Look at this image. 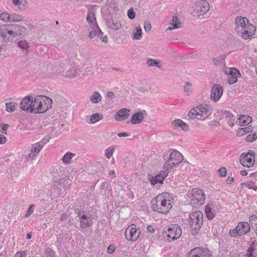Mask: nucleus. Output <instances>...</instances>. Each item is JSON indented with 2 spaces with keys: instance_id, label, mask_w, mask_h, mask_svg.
Wrapping results in <instances>:
<instances>
[{
  "instance_id": "nucleus-1",
  "label": "nucleus",
  "mask_w": 257,
  "mask_h": 257,
  "mask_svg": "<svg viewBox=\"0 0 257 257\" xmlns=\"http://www.w3.org/2000/svg\"><path fill=\"white\" fill-rule=\"evenodd\" d=\"M26 28L16 24H7L0 26V36L5 42H16L25 35Z\"/></svg>"
},
{
  "instance_id": "nucleus-2",
  "label": "nucleus",
  "mask_w": 257,
  "mask_h": 257,
  "mask_svg": "<svg viewBox=\"0 0 257 257\" xmlns=\"http://www.w3.org/2000/svg\"><path fill=\"white\" fill-rule=\"evenodd\" d=\"M235 31L243 39H247L254 35L255 27L249 23L245 17L238 16L235 20Z\"/></svg>"
},
{
  "instance_id": "nucleus-3",
  "label": "nucleus",
  "mask_w": 257,
  "mask_h": 257,
  "mask_svg": "<svg viewBox=\"0 0 257 257\" xmlns=\"http://www.w3.org/2000/svg\"><path fill=\"white\" fill-rule=\"evenodd\" d=\"M167 193L159 194L151 200V208L153 210L159 213L167 214L172 207L173 198L167 199Z\"/></svg>"
},
{
  "instance_id": "nucleus-4",
  "label": "nucleus",
  "mask_w": 257,
  "mask_h": 257,
  "mask_svg": "<svg viewBox=\"0 0 257 257\" xmlns=\"http://www.w3.org/2000/svg\"><path fill=\"white\" fill-rule=\"evenodd\" d=\"M52 100L49 97L44 95L37 96L33 98L32 109L31 113H43L52 106Z\"/></svg>"
},
{
  "instance_id": "nucleus-5",
  "label": "nucleus",
  "mask_w": 257,
  "mask_h": 257,
  "mask_svg": "<svg viewBox=\"0 0 257 257\" xmlns=\"http://www.w3.org/2000/svg\"><path fill=\"white\" fill-rule=\"evenodd\" d=\"M203 215L199 211L193 212L189 215V224L190 225L192 234H195L199 231L203 223Z\"/></svg>"
},
{
  "instance_id": "nucleus-6",
  "label": "nucleus",
  "mask_w": 257,
  "mask_h": 257,
  "mask_svg": "<svg viewBox=\"0 0 257 257\" xmlns=\"http://www.w3.org/2000/svg\"><path fill=\"white\" fill-rule=\"evenodd\" d=\"M208 2L205 0L198 1L195 2L193 7L191 15L195 17L203 16L209 10Z\"/></svg>"
},
{
  "instance_id": "nucleus-7",
  "label": "nucleus",
  "mask_w": 257,
  "mask_h": 257,
  "mask_svg": "<svg viewBox=\"0 0 257 257\" xmlns=\"http://www.w3.org/2000/svg\"><path fill=\"white\" fill-rule=\"evenodd\" d=\"M188 196L191 199L190 204L194 206L202 205L204 203L205 195L201 189H193Z\"/></svg>"
},
{
  "instance_id": "nucleus-8",
  "label": "nucleus",
  "mask_w": 257,
  "mask_h": 257,
  "mask_svg": "<svg viewBox=\"0 0 257 257\" xmlns=\"http://www.w3.org/2000/svg\"><path fill=\"white\" fill-rule=\"evenodd\" d=\"M45 144V142H39L32 145L31 150L25 151L22 157L28 161H32L35 159L37 155L39 153L40 151Z\"/></svg>"
},
{
  "instance_id": "nucleus-9",
  "label": "nucleus",
  "mask_w": 257,
  "mask_h": 257,
  "mask_svg": "<svg viewBox=\"0 0 257 257\" xmlns=\"http://www.w3.org/2000/svg\"><path fill=\"white\" fill-rule=\"evenodd\" d=\"M75 212L79 218L80 226L81 228L90 227L92 224V218L89 213L79 209H75Z\"/></svg>"
},
{
  "instance_id": "nucleus-10",
  "label": "nucleus",
  "mask_w": 257,
  "mask_h": 257,
  "mask_svg": "<svg viewBox=\"0 0 257 257\" xmlns=\"http://www.w3.org/2000/svg\"><path fill=\"white\" fill-rule=\"evenodd\" d=\"M182 233L181 228L177 225H172L167 230H164L163 235L164 237L173 240L179 238Z\"/></svg>"
},
{
  "instance_id": "nucleus-11",
  "label": "nucleus",
  "mask_w": 257,
  "mask_h": 257,
  "mask_svg": "<svg viewBox=\"0 0 257 257\" xmlns=\"http://www.w3.org/2000/svg\"><path fill=\"white\" fill-rule=\"evenodd\" d=\"M250 230V226L247 222H239L235 229L230 230L229 233L231 236L242 235Z\"/></svg>"
},
{
  "instance_id": "nucleus-12",
  "label": "nucleus",
  "mask_w": 257,
  "mask_h": 257,
  "mask_svg": "<svg viewBox=\"0 0 257 257\" xmlns=\"http://www.w3.org/2000/svg\"><path fill=\"white\" fill-rule=\"evenodd\" d=\"M240 164L246 167L250 168L254 163V153L252 151H249L247 154H242L240 157Z\"/></svg>"
},
{
  "instance_id": "nucleus-13",
  "label": "nucleus",
  "mask_w": 257,
  "mask_h": 257,
  "mask_svg": "<svg viewBox=\"0 0 257 257\" xmlns=\"http://www.w3.org/2000/svg\"><path fill=\"white\" fill-rule=\"evenodd\" d=\"M140 233V231L136 229V225L132 224L125 229V236L128 240L135 241L139 237Z\"/></svg>"
},
{
  "instance_id": "nucleus-14",
  "label": "nucleus",
  "mask_w": 257,
  "mask_h": 257,
  "mask_svg": "<svg viewBox=\"0 0 257 257\" xmlns=\"http://www.w3.org/2000/svg\"><path fill=\"white\" fill-rule=\"evenodd\" d=\"M224 72L228 75L227 82L229 84H233L237 81V79L240 74L236 69L234 68H225Z\"/></svg>"
},
{
  "instance_id": "nucleus-15",
  "label": "nucleus",
  "mask_w": 257,
  "mask_h": 257,
  "mask_svg": "<svg viewBox=\"0 0 257 257\" xmlns=\"http://www.w3.org/2000/svg\"><path fill=\"white\" fill-rule=\"evenodd\" d=\"M188 257H211V254L207 249L196 247L190 251Z\"/></svg>"
},
{
  "instance_id": "nucleus-16",
  "label": "nucleus",
  "mask_w": 257,
  "mask_h": 257,
  "mask_svg": "<svg viewBox=\"0 0 257 257\" xmlns=\"http://www.w3.org/2000/svg\"><path fill=\"white\" fill-rule=\"evenodd\" d=\"M60 180L62 181V179L61 177L59 178H57V177L54 178V182H55V184L51 186L50 192V196L53 198L57 197L61 194V190L60 188L62 187L61 183L60 182H58V180Z\"/></svg>"
},
{
  "instance_id": "nucleus-17",
  "label": "nucleus",
  "mask_w": 257,
  "mask_h": 257,
  "mask_svg": "<svg viewBox=\"0 0 257 257\" xmlns=\"http://www.w3.org/2000/svg\"><path fill=\"white\" fill-rule=\"evenodd\" d=\"M223 94V89L221 85L214 84L211 89V99L214 101H218Z\"/></svg>"
},
{
  "instance_id": "nucleus-18",
  "label": "nucleus",
  "mask_w": 257,
  "mask_h": 257,
  "mask_svg": "<svg viewBox=\"0 0 257 257\" xmlns=\"http://www.w3.org/2000/svg\"><path fill=\"white\" fill-rule=\"evenodd\" d=\"M33 97L29 95L24 98L20 103V108L24 111L31 112L32 109Z\"/></svg>"
},
{
  "instance_id": "nucleus-19",
  "label": "nucleus",
  "mask_w": 257,
  "mask_h": 257,
  "mask_svg": "<svg viewBox=\"0 0 257 257\" xmlns=\"http://www.w3.org/2000/svg\"><path fill=\"white\" fill-rule=\"evenodd\" d=\"M130 110L126 108H121L119 109L115 115L114 119L117 121L124 120L130 116Z\"/></svg>"
},
{
  "instance_id": "nucleus-20",
  "label": "nucleus",
  "mask_w": 257,
  "mask_h": 257,
  "mask_svg": "<svg viewBox=\"0 0 257 257\" xmlns=\"http://www.w3.org/2000/svg\"><path fill=\"white\" fill-rule=\"evenodd\" d=\"M106 24L108 27L115 31L119 30L121 28L120 22L112 18L106 21Z\"/></svg>"
},
{
  "instance_id": "nucleus-21",
  "label": "nucleus",
  "mask_w": 257,
  "mask_h": 257,
  "mask_svg": "<svg viewBox=\"0 0 257 257\" xmlns=\"http://www.w3.org/2000/svg\"><path fill=\"white\" fill-rule=\"evenodd\" d=\"M144 115L142 111L135 113L132 116L130 121L132 124H140L144 119Z\"/></svg>"
},
{
  "instance_id": "nucleus-22",
  "label": "nucleus",
  "mask_w": 257,
  "mask_h": 257,
  "mask_svg": "<svg viewBox=\"0 0 257 257\" xmlns=\"http://www.w3.org/2000/svg\"><path fill=\"white\" fill-rule=\"evenodd\" d=\"M172 125L174 128H178L180 127L182 130L187 132L189 130L188 125L180 119H177L172 122Z\"/></svg>"
},
{
  "instance_id": "nucleus-23",
  "label": "nucleus",
  "mask_w": 257,
  "mask_h": 257,
  "mask_svg": "<svg viewBox=\"0 0 257 257\" xmlns=\"http://www.w3.org/2000/svg\"><path fill=\"white\" fill-rule=\"evenodd\" d=\"M169 159L172 160V161L178 162L179 165L183 162L184 158L181 153L177 151H174L170 154Z\"/></svg>"
},
{
  "instance_id": "nucleus-24",
  "label": "nucleus",
  "mask_w": 257,
  "mask_h": 257,
  "mask_svg": "<svg viewBox=\"0 0 257 257\" xmlns=\"http://www.w3.org/2000/svg\"><path fill=\"white\" fill-rule=\"evenodd\" d=\"M197 111L201 116L204 117L205 118L208 117L207 115L208 112L210 107L207 105H200L199 106L196 107Z\"/></svg>"
},
{
  "instance_id": "nucleus-25",
  "label": "nucleus",
  "mask_w": 257,
  "mask_h": 257,
  "mask_svg": "<svg viewBox=\"0 0 257 257\" xmlns=\"http://www.w3.org/2000/svg\"><path fill=\"white\" fill-rule=\"evenodd\" d=\"M93 30L90 32L89 37L90 39H92L95 37H100V35H102L103 33L99 28L98 25L91 26L90 27Z\"/></svg>"
},
{
  "instance_id": "nucleus-26",
  "label": "nucleus",
  "mask_w": 257,
  "mask_h": 257,
  "mask_svg": "<svg viewBox=\"0 0 257 257\" xmlns=\"http://www.w3.org/2000/svg\"><path fill=\"white\" fill-rule=\"evenodd\" d=\"M170 25L171 27H169L167 29V30L171 31L174 29H178L180 27V22L177 16H173Z\"/></svg>"
},
{
  "instance_id": "nucleus-27",
  "label": "nucleus",
  "mask_w": 257,
  "mask_h": 257,
  "mask_svg": "<svg viewBox=\"0 0 257 257\" xmlns=\"http://www.w3.org/2000/svg\"><path fill=\"white\" fill-rule=\"evenodd\" d=\"M86 19L87 22L89 23L90 27H91V26H94L97 25L95 14L92 11L88 12Z\"/></svg>"
},
{
  "instance_id": "nucleus-28",
  "label": "nucleus",
  "mask_w": 257,
  "mask_h": 257,
  "mask_svg": "<svg viewBox=\"0 0 257 257\" xmlns=\"http://www.w3.org/2000/svg\"><path fill=\"white\" fill-rule=\"evenodd\" d=\"M74 156H75V154L68 152L64 155L62 159V161L65 164H70L71 159Z\"/></svg>"
},
{
  "instance_id": "nucleus-29",
  "label": "nucleus",
  "mask_w": 257,
  "mask_h": 257,
  "mask_svg": "<svg viewBox=\"0 0 257 257\" xmlns=\"http://www.w3.org/2000/svg\"><path fill=\"white\" fill-rule=\"evenodd\" d=\"M101 99V96L99 92L95 91L90 97V100L93 103H97L100 101Z\"/></svg>"
},
{
  "instance_id": "nucleus-30",
  "label": "nucleus",
  "mask_w": 257,
  "mask_h": 257,
  "mask_svg": "<svg viewBox=\"0 0 257 257\" xmlns=\"http://www.w3.org/2000/svg\"><path fill=\"white\" fill-rule=\"evenodd\" d=\"M103 115L101 113H93L90 117V122L91 123H94L99 120L102 119Z\"/></svg>"
},
{
  "instance_id": "nucleus-31",
  "label": "nucleus",
  "mask_w": 257,
  "mask_h": 257,
  "mask_svg": "<svg viewBox=\"0 0 257 257\" xmlns=\"http://www.w3.org/2000/svg\"><path fill=\"white\" fill-rule=\"evenodd\" d=\"M171 161H172V160H170L169 158L164 165V170L167 171V172H168V170L172 168L173 166L178 165V162L174 161L171 162Z\"/></svg>"
},
{
  "instance_id": "nucleus-32",
  "label": "nucleus",
  "mask_w": 257,
  "mask_h": 257,
  "mask_svg": "<svg viewBox=\"0 0 257 257\" xmlns=\"http://www.w3.org/2000/svg\"><path fill=\"white\" fill-rule=\"evenodd\" d=\"M168 173L167 172V171H162L160 172L159 174L155 176L157 178L158 182L159 183H163V181L165 178L168 176Z\"/></svg>"
},
{
  "instance_id": "nucleus-33",
  "label": "nucleus",
  "mask_w": 257,
  "mask_h": 257,
  "mask_svg": "<svg viewBox=\"0 0 257 257\" xmlns=\"http://www.w3.org/2000/svg\"><path fill=\"white\" fill-rule=\"evenodd\" d=\"M239 120L241 125H244L250 123L252 120V118L249 116L242 115L241 118H239Z\"/></svg>"
},
{
  "instance_id": "nucleus-34",
  "label": "nucleus",
  "mask_w": 257,
  "mask_h": 257,
  "mask_svg": "<svg viewBox=\"0 0 257 257\" xmlns=\"http://www.w3.org/2000/svg\"><path fill=\"white\" fill-rule=\"evenodd\" d=\"M147 64L151 67L156 66L159 68L161 67V64H160V62L156 59L151 58L148 59L147 61Z\"/></svg>"
},
{
  "instance_id": "nucleus-35",
  "label": "nucleus",
  "mask_w": 257,
  "mask_h": 257,
  "mask_svg": "<svg viewBox=\"0 0 257 257\" xmlns=\"http://www.w3.org/2000/svg\"><path fill=\"white\" fill-rule=\"evenodd\" d=\"M142 37V29L140 27L136 28V32L133 33L134 40H140Z\"/></svg>"
},
{
  "instance_id": "nucleus-36",
  "label": "nucleus",
  "mask_w": 257,
  "mask_h": 257,
  "mask_svg": "<svg viewBox=\"0 0 257 257\" xmlns=\"http://www.w3.org/2000/svg\"><path fill=\"white\" fill-rule=\"evenodd\" d=\"M188 117L190 119H195L198 116H200L196 107L192 108L188 113Z\"/></svg>"
},
{
  "instance_id": "nucleus-37",
  "label": "nucleus",
  "mask_w": 257,
  "mask_h": 257,
  "mask_svg": "<svg viewBox=\"0 0 257 257\" xmlns=\"http://www.w3.org/2000/svg\"><path fill=\"white\" fill-rule=\"evenodd\" d=\"M225 114L226 116V118L227 119V123L230 126H233L234 125V119H232L233 117V115L232 113L226 111L225 112Z\"/></svg>"
},
{
  "instance_id": "nucleus-38",
  "label": "nucleus",
  "mask_w": 257,
  "mask_h": 257,
  "mask_svg": "<svg viewBox=\"0 0 257 257\" xmlns=\"http://www.w3.org/2000/svg\"><path fill=\"white\" fill-rule=\"evenodd\" d=\"M252 127L250 125L246 127L240 128L238 130L237 133L240 135L242 136L244 135L245 134L251 132L252 131Z\"/></svg>"
},
{
  "instance_id": "nucleus-39",
  "label": "nucleus",
  "mask_w": 257,
  "mask_h": 257,
  "mask_svg": "<svg viewBox=\"0 0 257 257\" xmlns=\"http://www.w3.org/2000/svg\"><path fill=\"white\" fill-rule=\"evenodd\" d=\"M17 105V103L15 102H11L10 103H6V110L9 112H13L16 107Z\"/></svg>"
},
{
  "instance_id": "nucleus-40",
  "label": "nucleus",
  "mask_w": 257,
  "mask_h": 257,
  "mask_svg": "<svg viewBox=\"0 0 257 257\" xmlns=\"http://www.w3.org/2000/svg\"><path fill=\"white\" fill-rule=\"evenodd\" d=\"M23 20V17L15 13L10 14L9 21L19 22Z\"/></svg>"
},
{
  "instance_id": "nucleus-41",
  "label": "nucleus",
  "mask_w": 257,
  "mask_h": 257,
  "mask_svg": "<svg viewBox=\"0 0 257 257\" xmlns=\"http://www.w3.org/2000/svg\"><path fill=\"white\" fill-rule=\"evenodd\" d=\"M115 147L110 146L105 150V155L107 159H109L113 155Z\"/></svg>"
},
{
  "instance_id": "nucleus-42",
  "label": "nucleus",
  "mask_w": 257,
  "mask_h": 257,
  "mask_svg": "<svg viewBox=\"0 0 257 257\" xmlns=\"http://www.w3.org/2000/svg\"><path fill=\"white\" fill-rule=\"evenodd\" d=\"M18 45L23 50H26L28 47V42L26 40H22L18 43Z\"/></svg>"
},
{
  "instance_id": "nucleus-43",
  "label": "nucleus",
  "mask_w": 257,
  "mask_h": 257,
  "mask_svg": "<svg viewBox=\"0 0 257 257\" xmlns=\"http://www.w3.org/2000/svg\"><path fill=\"white\" fill-rule=\"evenodd\" d=\"M10 14L3 12L0 15V19L5 21H9Z\"/></svg>"
},
{
  "instance_id": "nucleus-44",
  "label": "nucleus",
  "mask_w": 257,
  "mask_h": 257,
  "mask_svg": "<svg viewBox=\"0 0 257 257\" xmlns=\"http://www.w3.org/2000/svg\"><path fill=\"white\" fill-rule=\"evenodd\" d=\"M257 138V136L256 134H249L247 135L245 138V140L247 142H252L256 140Z\"/></svg>"
},
{
  "instance_id": "nucleus-45",
  "label": "nucleus",
  "mask_w": 257,
  "mask_h": 257,
  "mask_svg": "<svg viewBox=\"0 0 257 257\" xmlns=\"http://www.w3.org/2000/svg\"><path fill=\"white\" fill-rule=\"evenodd\" d=\"M127 14L128 17L131 20L135 19L136 17V14L132 8L128 10Z\"/></svg>"
},
{
  "instance_id": "nucleus-46",
  "label": "nucleus",
  "mask_w": 257,
  "mask_h": 257,
  "mask_svg": "<svg viewBox=\"0 0 257 257\" xmlns=\"http://www.w3.org/2000/svg\"><path fill=\"white\" fill-rule=\"evenodd\" d=\"M144 29L145 31L147 32L150 31L152 29L151 23L150 22H144Z\"/></svg>"
},
{
  "instance_id": "nucleus-47",
  "label": "nucleus",
  "mask_w": 257,
  "mask_h": 257,
  "mask_svg": "<svg viewBox=\"0 0 257 257\" xmlns=\"http://www.w3.org/2000/svg\"><path fill=\"white\" fill-rule=\"evenodd\" d=\"M224 59V57L223 56H220L214 58L213 60V63L216 65H218L221 61H222Z\"/></svg>"
},
{
  "instance_id": "nucleus-48",
  "label": "nucleus",
  "mask_w": 257,
  "mask_h": 257,
  "mask_svg": "<svg viewBox=\"0 0 257 257\" xmlns=\"http://www.w3.org/2000/svg\"><path fill=\"white\" fill-rule=\"evenodd\" d=\"M249 222L251 224L257 225V216L254 215H251L249 217Z\"/></svg>"
},
{
  "instance_id": "nucleus-49",
  "label": "nucleus",
  "mask_w": 257,
  "mask_h": 257,
  "mask_svg": "<svg viewBox=\"0 0 257 257\" xmlns=\"http://www.w3.org/2000/svg\"><path fill=\"white\" fill-rule=\"evenodd\" d=\"M218 172L221 177H225L226 175V169L224 167H221L218 170Z\"/></svg>"
},
{
  "instance_id": "nucleus-50",
  "label": "nucleus",
  "mask_w": 257,
  "mask_h": 257,
  "mask_svg": "<svg viewBox=\"0 0 257 257\" xmlns=\"http://www.w3.org/2000/svg\"><path fill=\"white\" fill-rule=\"evenodd\" d=\"M189 164L188 162L184 161L181 164L180 167V170L182 172H184L189 167Z\"/></svg>"
},
{
  "instance_id": "nucleus-51",
  "label": "nucleus",
  "mask_w": 257,
  "mask_h": 257,
  "mask_svg": "<svg viewBox=\"0 0 257 257\" xmlns=\"http://www.w3.org/2000/svg\"><path fill=\"white\" fill-rule=\"evenodd\" d=\"M158 180L157 178H156V176H154V177H153V176H151V177H149V180L150 181V183L152 185H155V184H157V183H159V182H158Z\"/></svg>"
},
{
  "instance_id": "nucleus-52",
  "label": "nucleus",
  "mask_w": 257,
  "mask_h": 257,
  "mask_svg": "<svg viewBox=\"0 0 257 257\" xmlns=\"http://www.w3.org/2000/svg\"><path fill=\"white\" fill-rule=\"evenodd\" d=\"M114 247L112 245H109L107 248V251L108 253L111 254L114 251Z\"/></svg>"
},
{
  "instance_id": "nucleus-53",
  "label": "nucleus",
  "mask_w": 257,
  "mask_h": 257,
  "mask_svg": "<svg viewBox=\"0 0 257 257\" xmlns=\"http://www.w3.org/2000/svg\"><path fill=\"white\" fill-rule=\"evenodd\" d=\"M26 255L25 251H20L15 254L14 257H24Z\"/></svg>"
},
{
  "instance_id": "nucleus-54",
  "label": "nucleus",
  "mask_w": 257,
  "mask_h": 257,
  "mask_svg": "<svg viewBox=\"0 0 257 257\" xmlns=\"http://www.w3.org/2000/svg\"><path fill=\"white\" fill-rule=\"evenodd\" d=\"M6 142V137L0 134V144H4Z\"/></svg>"
},
{
  "instance_id": "nucleus-55",
  "label": "nucleus",
  "mask_w": 257,
  "mask_h": 257,
  "mask_svg": "<svg viewBox=\"0 0 257 257\" xmlns=\"http://www.w3.org/2000/svg\"><path fill=\"white\" fill-rule=\"evenodd\" d=\"M32 205H31V206L29 207L28 210V211H27V214H26L25 216L26 217H28L30 215L32 214V213H33V210L32 209Z\"/></svg>"
},
{
  "instance_id": "nucleus-56",
  "label": "nucleus",
  "mask_w": 257,
  "mask_h": 257,
  "mask_svg": "<svg viewBox=\"0 0 257 257\" xmlns=\"http://www.w3.org/2000/svg\"><path fill=\"white\" fill-rule=\"evenodd\" d=\"M206 214L208 219L210 220L212 219L214 217V214L212 211L210 212H208Z\"/></svg>"
},
{
  "instance_id": "nucleus-57",
  "label": "nucleus",
  "mask_w": 257,
  "mask_h": 257,
  "mask_svg": "<svg viewBox=\"0 0 257 257\" xmlns=\"http://www.w3.org/2000/svg\"><path fill=\"white\" fill-rule=\"evenodd\" d=\"M107 96L109 98H113L114 96V94L113 92L112 91H109L107 93V94H106Z\"/></svg>"
},
{
  "instance_id": "nucleus-58",
  "label": "nucleus",
  "mask_w": 257,
  "mask_h": 257,
  "mask_svg": "<svg viewBox=\"0 0 257 257\" xmlns=\"http://www.w3.org/2000/svg\"><path fill=\"white\" fill-rule=\"evenodd\" d=\"M254 250V241L252 242V243L250 244V247H249L248 249L247 250V252H251L253 251Z\"/></svg>"
},
{
  "instance_id": "nucleus-59",
  "label": "nucleus",
  "mask_w": 257,
  "mask_h": 257,
  "mask_svg": "<svg viewBox=\"0 0 257 257\" xmlns=\"http://www.w3.org/2000/svg\"><path fill=\"white\" fill-rule=\"evenodd\" d=\"M128 136L129 135L127 133H120L117 134V136L119 137H128Z\"/></svg>"
},
{
  "instance_id": "nucleus-60",
  "label": "nucleus",
  "mask_w": 257,
  "mask_h": 257,
  "mask_svg": "<svg viewBox=\"0 0 257 257\" xmlns=\"http://www.w3.org/2000/svg\"><path fill=\"white\" fill-rule=\"evenodd\" d=\"M128 193L127 195L128 196V197L131 198V199H133L134 198V194L132 191H131L130 190H128Z\"/></svg>"
},
{
  "instance_id": "nucleus-61",
  "label": "nucleus",
  "mask_w": 257,
  "mask_h": 257,
  "mask_svg": "<svg viewBox=\"0 0 257 257\" xmlns=\"http://www.w3.org/2000/svg\"><path fill=\"white\" fill-rule=\"evenodd\" d=\"M233 178L231 177H228L226 180V183L228 184H231L233 181Z\"/></svg>"
},
{
  "instance_id": "nucleus-62",
  "label": "nucleus",
  "mask_w": 257,
  "mask_h": 257,
  "mask_svg": "<svg viewBox=\"0 0 257 257\" xmlns=\"http://www.w3.org/2000/svg\"><path fill=\"white\" fill-rule=\"evenodd\" d=\"M147 230L149 232H153L154 231V228L151 225H149L148 226H147Z\"/></svg>"
},
{
  "instance_id": "nucleus-63",
  "label": "nucleus",
  "mask_w": 257,
  "mask_h": 257,
  "mask_svg": "<svg viewBox=\"0 0 257 257\" xmlns=\"http://www.w3.org/2000/svg\"><path fill=\"white\" fill-rule=\"evenodd\" d=\"M9 126V125L7 124H2L1 127L4 131H6L7 130Z\"/></svg>"
},
{
  "instance_id": "nucleus-64",
  "label": "nucleus",
  "mask_w": 257,
  "mask_h": 257,
  "mask_svg": "<svg viewBox=\"0 0 257 257\" xmlns=\"http://www.w3.org/2000/svg\"><path fill=\"white\" fill-rule=\"evenodd\" d=\"M211 208L209 206L207 205L205 207V213L207 214L208 212H211Z\"/></svg>"
}]
</instances>
